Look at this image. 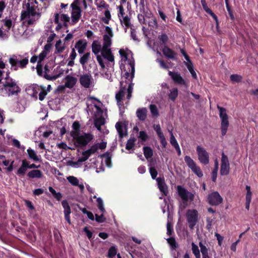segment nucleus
Masks as SVG:
<instances>
[{
	"mask_svg": "<svg viewBox=\"0 0 258 258\" xmlns=\"http://www.w3.org/2000/svg\"><path fill=\"white\" fill-rule=\"evenodd\" d=\"M114 36L112 28L105 26L103 35V42L101 45L100 42L95 40L92 44V50L96 56L97 60L101 67L107 71L102 73L101 75L110 81H112L111 74L109 70H112L114 65V57L111 50L112 39Z\"/></svg>",
	"mask_w": 258,
	"mask_h": 258,
	"instance_id": "1",
	"label": "nucleus"
},
{
	"mask_svg": "<svg viewBox=\"0 0 258 258\" xmlns=\"http://www.w3.org/2000/svg\"><path fill=\"white\" fill-rule=\"evenodd\" d=\"M119 53L121 58L120 67L125 72L124 75L121 78V81L120 82V90L115 95L117 104L120 106L121 100L124 95L127 86V98L130 99L132 96L134 85L132 83V81L134 78L135 70V60L133 57L132 52L127 49H120Z\"/></svg>",
	"mask_w": 258,
	"mask_h": 258,
	"instance_id": "2",
	"label": "nucleus"
},
{
	"mask_svg": "<svg viewBox=\"0 0 258 258\" xmlns=\"http://www.w3.org/2000/svg\"><path fill=\"white\" fill-rule=\"evenodd\" d=\"M87 110L93 116L94 124L98 130L101 131V126L105 123V116L103 104L98 99L93 97H88L87 100Z\"/></svg>",
	"mask_w": 258,
	"mask_h": 258,
	"instance_id": "3",
	"label": "nucleus"
},
{
	"mask_svg": "<svg viewBox=\"0 0 258 258\" xmlns=\"http://www.w3.org/2000/svg\"><path fill=\"white\" fill-rule=\"evenodd\" d=\"M5 68V63L0 60V94L3 96H17L21 92L18 82L7 76L2 80Z\"/></svg>",
	"mask_w": 258,
	"mask_h": 258,
	"instance_id": "4",
	"label": "nucleus"
},
{
	"mask_svg": "<svg viewBox=\"0 0 258 258\" xmlns=\"http://www.w3.org/2000/svg\"><path fill=\"white\" fill-rule=\"evenodd\" d=\"M40 13L37 12L35 8L30 4L26 5V8L21 13V20L24 23H27L29 25L36 23L40 17Z\"/></svg>",
	"mask_w": 258,
	"mask_h": 258,
	"instance_id": "5",
	"label": "nucleus"
},
{
	"mask_svg": "<svg viewBox=\"0 0 258 258\" xmlns=\"http://www.w3.org/2000/svg\"><path fill=\"white\" fill-rule=\"evenodd\" d=\"M73 140L76 147H82L86 146L91 142L94 136L90 133L80 132L79 133H73Z\"/></svg>",
	"mask_w": 258,
	"mask_h": 258,
	"instance_id": "6",
	"label": "nucleus"
},
{
	"mask_svg": "<svg viewBox=\"0 0 258 258\" xmlns=\"http://www.w3.org/2000/svg\"><path fill=\"white\" fill-rule=\"evenodd\" d=\"M10 63L14 70L19 68H25L29 62V55L28 53L23 55H14L10 58Z\"/></svg>",
	"mask_w": 258,
	"mask_h": 258,
	"instance_id": "7",
	"label": "nucleus"
},
{
	"mask_svg": "<svg viewBox=\"0 0 258 258\" xmlns=\"http://www.w3.org/2000/svg\"><path fill=\"white\" fill-rule=\"evenodd\" d=\"M80 6L79 0H74L70 5L71 25H74L77 24L81 17L82 11Z\"/></svg>",
	"mask_w": 258,
	"mask_h": 258,
	"instance_id": "8",
	"label": "nucleus"
},
{
	"mask_svg": "<svg viewBox=\"0 0 258 258\" xmlns=\"http://www.w3.org/2000/svg\"><path fill=\"white\" fill-rule=\"evenodd\" d=\"M217 108L219 111V116L221 120V134L224 136L226 134L229 125L228 116L225 108L217 106Z\"/></svg>",
	"mask_w": 258,
	"mask_h": 258,
	"instance_id": "9",
	"label": "nucleus"
},
{
	"mask_svg": "<svg viewBox=\"0 0 258 258\" xmlns=\"http://www.w3.org/2000/svg\"><path fill=\"white\" fill-rule=\"evenodd\" d=\"M70 21V17L67 14H55L54 18V22L57 24L55 30L59 31L62 26H67V23Z\"/></svg>",
	"mask_w": 258,
	"mask_h": 258,
	"instance_id": "10",
	"label": "nucleus"
},
{
	"mask_svg": "<svg viewBox=\"0 0 258 258\" xmlns=\"http://www.w3.org/2000/svg\"><path fill=\"white\" fill-rule=\"evenodd\" d=\"M185 216L189 227L192 229L198 221L199 213L198 211L196 209L188 210Z\"/></svg>",
	"mask_w": 258,
	"mask_h": 258,
	"instance_id": "11",
	"label": "nucleus"
},
{
	"mask_svg": "<svg viewBox=\"0 0 258 258\" xmlns=\"http://www.w3.org/2000/svg\"><path fill=\"white\" fill-rule=\"evenodd\" d=\"M90 198L96 199L97 203V207L100 210V211L102 213L100 216L97 214H95V220L98 223H103L106 221V218L104 216V213L105 212V209L104 206V203L103 200L99 197L97 198L95 195L92 196H90Z\"/></svg>",
	"mask_w": 258,
	"mask_h": 258,
	"instance_id": "12",
	"label": "nucleus"
},
{
	"mask_svg": "<svg viewBox=\"0 0 258 258\" xmlns=\"http://www.w3.org/2000/svg\"><path fill=\"white\" fill-rule=\"evenodd\" d=\"M79 82L81 85L85 88H90L94 87V81L90 74H84L80 76Z\"/></svg>",
	"mask_w": 258,
	"mask_h": 258,
	"instance_id": "13",
	"label": "nucleus"
},
{
	"mask_svg": "<svg viewBox=\"0 0 258 258\" xmlns=\"http://www.w3.org/2000/svg\"><path fill=\"white\" fill-rule=\"evenodd\" d=\"M50 49V46L48 44L45 45L43 50L38 56V60L36 67L37 74L41 76L43 74L42 61L48 55Z\"/></svg>",
	"mask_w": 258,
	"mask_h": 258,
	"instance_id": "14",
	"label": "nucleus"
},
{
	"mask_svg": "<svg viewBox=\"0 0 258 258\" xmlns=\"http://www.w3.org/2000/svg\"><path fill=\"white\" fill-rule=\"evenodd\" d=\"M197 152L198 155V159L201 163L205 165L208 164L209 163V154L204 148L198 146L197 147Z\"/></svg>",
	"mask_w": 258,
	"mask_h": 258,
	"instance_id": "15",
	"label": "nucleus"
},
{
	"mask_svg": "<svg viewBox=\"0 0 258 258\" xmlns=\"http://www.w3.org/2000/svg\"><path fill=\"white\" fill-rule=\"evenodd\" d=\"M177 191L179 196L184 202H191L194 199L195 195L181 186H177Z\"/></svg>",
	"mask_w": 258,
	"mask_h": 258,
	"instance_id": "16",
	"label": "nucleus"
},
{
	"mask_svg": "<svg viewBox=\"0 0 258 258\" xmlns=\"http://www.w3.org/2000/svg\"><path fill=\"white\" fill-rule=\"evenodd\" d=\"M230 164L227 156L222 152L220 173L222 175H227L229 172Z\"/></svg>",
	"mask_w": 258,
	"mask_h": 258,
	"instance_id": "17",
	"label": "nucleus"
},
{
	"mask_svg": "<svg viewBox=\"0 0 258 258\" xmlns=\"http://www.w3.org/2000/svg\"><path fill=\"white\" fill-rule=\"evenodd\" d=\"M222 197L217 191L213 192L208 197V202L209 204L212 206L219 205L222 203Z\"/></svg>",
	"mask_w": 258,
	"mask_h": 258,
	"instance_id": "18",
	"label": "nucleus"
},
{
	"mask_svg": "<svg viewBox=\"0 0 258 258\" xmlns=\"http://www.w3.org/2000/svg\"><path fill=\"white\" fill-rule=\"evenodd\" d=\"M40 90H41V86L36 84L31 85L26 88L27 94L34 99H37Z\"/></svg>",
	"mask_w": 258,
	"mask_h": 258,
	"instance_id": "19",
	"label": "nucleus"
},
{
	"mask_svg": "<svg viewBox=\"0 0 258 258\" xmlns=\"http://www.w3.org/2000/svg\"><path fill=\"white\" fill-rule=\"evenodd\" d=\"M156 180L157 182L158 188L160 191L163 194V195L166 196L168 194V188L166 185L164 179L163 178H157Z\"/></svg>",
	"mask_w": 258,
	"mask_h": 258,
	"instance_id": "20",
	"label": "nucleus"
},
{
	"mask_svg": "<svg viewBox=\"0 0 258 258\" xmlns=\"http://www.w3.org/2000/svg\"><path fill=\"white\" fill-rule=\"evenodd\" d=\"M61 205L64 209V218L69 224H71V219L70 215L71 213V211L69 204L67 201L63 200L61 202Z\"/></svg>",
	"mask_w": 258,
	"mask_h": 258,
	"instance_id": "21",
	"label": "nucleus"
},
{
	"mask_svg": "<svg viewBox=\"0 0 258 258\" xmlns=\"http://www.w3.org/2000/svg\"><path fill=\"white\" fill-rule=\"evenodd\" d=\"M77 82V78L70 75L67 76L64 79V86L70 89L73 88Z\"/></svg>",
	"mask_w": 258,
	"mask_h": 258,
	"instance_id": "22",
	"label": "nucleus"
},
{
	"mask_svg": "<svg viewBox=\"0 0 258 258\" xmlns=\"http://www.w3.org/2000/svg\"><path fill=\"white\" fill-rule=\"evenodd\" d=\"M169 75L171 77L175 83L179 85H185V82L180 75L178 73H174L169 71Z\"/></svg>",
	"mask_w": 258,
	"mask_h": 258,
	"instance_id": "23",
	"label": "nucleus"
},
{
	"mask_svg": "<svg viewBox=\"0 0 258 258\" xmlns=\"http://www.w3.org/2000/svg\"><path fill=\"white\" fill-rule=\"evenodd\" d=\"M118 18L121 26L124 28L125 31L126 32V29L131 28L132 26L130 18L127 15L122 16Z\"/></svg>",
	"mask_w": 258,
	"mask_h": 258,
	"instance_id": "24",
	"label": "nucleus"
},
{
	"mask_svg": "<svg viewBox=\"0 0 258 258\" xmlns=\"http://www.w3.org/2000/svg\"><path fill=\"white\" fill-rule=\"evenodd\" d=\"M75 47L79 54H82L86 48L87 42L85 40H79L76 42Z\"/></svg>",
	"mask_w": 258,
	"mask_h": 258,
	"instance_id": "25",
	"label": "nucleus"
},
{
	"mask_svg": "<svg viewBox=\"0 0 258 258\" xmlns=\"http://www.w3.org/2000/svg\"><path fill=\"white\" fill-rule=\"evenodd\" d=\"M28 162L26 160H23L22 165L19 168L16 172V174L19 176H24L28 169Z\"/></svg>",
	"mask_w": 258,
	"mask_h": 258,
	"instance_id": "26",
	"label": "nucleus"
},
{
	"mask_svg": "<svg viewBox=\"0 0 258 258\" xmlns=\"http://www.w3.org/2000/svg\"><path fill=\"white\" fill-rule=\"evenodd\" d=\"M68 181L74 186H78L81 190H83L84 189V186L83 183H79V179L74 176H69L67 177Z\"/></svg>",
	"mask_w": 258,
	"mask_h": 258,
	"instance_id": "27",
	"label": "nucleus"
},
{
	"mask_svg": "<svg viewBox=\"0 0 258 258\" xmlns=\"http://www.w3.org/2000/svg\"><path fill=\"white\" fill-rule=\"evenodd\" d=\"M98 146V145L95 144L91 146L89 149L83 151L82 154L87 159H88L91 155L95 153L98 150L97 147Z\"/></svg>",
	"mask_w": 258,
	"mask_h": 258,
	"instance_id": "28",
	"label": "nucleus"
},
{
	"mask_svg": "<svg viewBox=\"0 0 258 258\" xmlns=\"http://www.w3.org/2000/svg\"><path fill=\"white\" fill-rule=\"evenodd\" d=\"M87 160L85 156L81 154V155L78 157V160L76 161H71L70 163V165L74 168H79L82 165L83 163Z\"/></svg>",
	"mask_w": 258,
	"mask_h": 258,
	"instance_id": "29",
	"label": "nucleus"
},
{
	"mask_svg": "<svg viewBox=\"0 0 258 258\" xmlns=\"http://www.w3.org/2000/svg\"><path fill=\"white\" fill-rule=\"evenodd\" d=\"M147 109L145 107L139 108L136 111V115L140 120L143 121L147 117Z\"/></svg>",
	"mask_w": 258,
	"mask_h": 258,
	"instance_id": "30",
	"label": "nucleus"
},
{
	"mask_svg": "<svg viewBox=\"0 0 258 258\" xmlns=\"http://www.w3.org/2000/svg\"><path fill=\"white\" fill-rule=\"evenodd\" d=\"M115 127L120 138L126 135V130L121 122H117L115 124Z\"/></svg>",
	"mask_w": 258,
	"mask_h": 258,
	"instance_id": "31",
	"label": "nucleus"
},
{
	"mask_svg": "<svg viewBox=\"0 0 258 258\" xmlns=\"http://www.w3.org/2000/svg\"><path fill=\"white\" fill-rule=\"evenodd\" d=\"M164 55L168 58L174 59L175 57V52L167 46H164L162 49Z\"/></svg>",
	"mask_w": 258,
	"mask_h": 258,
	"instance_id": "32",
	"label": "nucleus"
},
{
	"mask_svg": "<svg viewBox=\"0 0 258 258\" xmlns=\"http://www.w3.org/2000/svg\"><path fill=\"white\" fill-rule=\"evenodd\" d=\"M2 22L3 26L6 27L7 28L6 30H8L9 32L10 29L14 26L15 24L14 20L8 18L3 20Z\"/></svg>",
	"mask_w": 258,
	"mask_h": 258,
	"instance_id": "33",
	"label": "nucleus"
},
{
	"mask_svg": "<svg viewBox=\"0 0 258 258\" xmlns=\"http://www.w3.org/2000/svg\"><path fill=\"white\" fill-rule=\"evenodd\" d=\"M201 4L204 9V10L208 14H209L216 21V22H218L217 17L215 15V14L209 9L207 6V3L205 0L201 1Z\"/></svg>",
	"mask_w": 258,
	"mask_h": 258,
	"instance_id": "34",
	"label": "nucleus"
},
{
	"mask_svg": "<svg viewBox=\"0 0 258 258\" xmlns=\"http://www.w3.org/2000/svg\"><path fill=\"white\" fill-rule=\"evenodd\" d=\"M49 69L47 65L44 67V71H42L43 74L40 76H43L45 79L48 80H55L57 78L56 76H52L48 74Z\"/></svg>",
	"mask_w": 258,
	"mask_h": 258,
	"instance_id": "35",
	"label": "nucleus"
},
{
	"mask_svg": "<svg viewBox=\"0 0 258 258\" xmlns=\"http://www.w3.org/2000/svg\"><path fill=\"white\" fill-rule=\"evenodd\" d=\"M95 5L97 7V10L99 11H103L105 10H107L109 8V6L104 0L95 2Z\"/></svg>",
	"mask_w": 258,
	"mask_h": 258,
	"instance_id": "36",
	"label": "nucleus"
},
{
	"mask_svg": "<svg viewBox=\"0 0 258 258\" xmlns=\"http://www.w3.org/2000/svg\"><path fill=\"white\" fill-rule=\"evenodd\" d=\"M199 246L203 258H211L209 254L208 249L202 242L199 243Z\"/></svg>",
	"mask_w": 258,
	"mask_h": 258,
	"instance_id": "37",
	"label": "nucleus"
},
{
	"mask_svg": "<svg viewBox=\"0 0 258 258\" xmlns=\"http://www.w3.org/2000/svg\"><path fill=\"white\" fill-rule=\"evenodd\" d=\"M27 176L30 178H41L42 176V172L40 170H33L30 171H29L28 174Z\"/></svg>",
	"mask_w": 258,
	"mask_h": 258,
	"instance_id": "38",
	"label": "nucleus"
},
{
	"mask_svg": "<svg viewBox=\"0 0 258 258\" xmlns=\"http://www.w3.org/2000/svg\"><path fill=\"white\" fill-rule=\"evenodd\" d=\"M27 151L28 155V156L30 159L33 160L35 161L39 160V158L38 156L37 155L36 153L35 152V151L34 150L32 149L31 148H29L27 149Z\"/></svg>",
	"mask_w": 258,
	"mask_h": 258,
	"instance_id": "39",
	"label": "nucleus"
},
{
	"mask_svg": "<svg viewBox=\"0 0 258 258\" xmlns=\"http://www.w3.org/2000/svg\"><path fill=\"white\" fill-rule=\"evenodd\" d=\"M104 11V16L102 18V21L105 24H108L111 18L109 8H108L107 10H105Z\"/></svg>",
	"mask_w": 258,
	"mask_h": 258,
	"instance_id": "40",
	"label": "nucleus"
},
{
	"mask_svg": "<svg viewBox=\"0 0 258 258\" xmlns=\"http://www.w3.org/2000/svg\"><path fill=\"white\" fill-rule=\"evenodd\" d=\"M55 46L56 52L58 53L62 52L65 48L64 44L60 39L56 41Z\"/></svg>",
	"mask_w": 258,
	"mask_h": 258,
	"instance_id": "41",
	"label": "nucleus"
},
{
	"mask_svg": "<svg viewBox=\"0 0 258 258\" xmlns=\"http://www.w3.org/2000/svg\"><path fill=\"white\" fill-rule=\"evenodd\" d=\"M191 250L196 258H201L199 247L195 243H191Z\"/></svg>",
	"mask_w": 258,
	"mask_h": 258,
	"instance_id": "42",
	"label": "nucleus"
},
{
	"mask_svg": "<svg viewBox=\"0 0 258 258\" xmlns=\"http://www.w3.org/2000/svg\"><path fill=\"white\" fill-rule=\"evenodd\" d=\"M90 53L87 52L84 54L80 59V63L82 65L84 66L88 61L90 57Z\"/></svg>",
	"mask_w": 258,
	"mask_h": 258,
	"instance_id": "43",
	"label": "nucleus"
},
{
	"mask_svg": "<svg viewBox=\"0 0 258 258\" xmlns=\"http://www.w3.org/2000/svg\"><path fill=\"white\" fill-rule=\"evenodd\" d=\"M184 160L188 166L191 169L195 168L197 166L194 160L189 156H186L184 157Z\"/></svg>",
	"mask_w": 258,
	"mask_h": 258,
	"instance_id": "44",
	"label": "nucleus"
},
{
	"mask_svg": "<svg viewBox=\"0 0 258 258\" xmlns=\"http://www.w3.org/2000/svg\"><path fill=\"white\" fill-rule=\"evenodd\" d=\"M185 65L189 71V72L190 73L191 76L193 77V78L195 79H197V75L194 69V67L192 65V63L191 62L190 63H186Z\"/></svg>",
	"mask_w": 258,
	"mask_h": 258,
	"instance_id": "45",
	"label": "nucleus"
},
{
	"mask_svg": "<svg viewBox=\"0 0 258 258\" xmlns=\"http://www.w3.org/2000/svg\"><path fill=\"white\" fill-rule=\"evenodd\" d=\"M49 191L51 193L53 197L57 200L60 201L62 198V194L58 192H57L52 187H48Z\"/></svg>",
	"mask_w": 258,
	"mask_h": 258,
	"instance_id": "46",
	"label": "nucleus"
},
{
	"mask_svg": "<svg viewBox=\"0 0 258 258\" xmlns=\"http://www.w3.org/2000/svg\"><path fill=\"white\" fill-rule=\"evenodd\" d=\"M73 130L71 132V136L73 137V133H79L80 125L78 122L75 121L72 125Z\"/></svg>",
	"mask_w": 258,
	"mask_h": 258,
	"instance_id": "47",
	"label": "nucleus"
},
{
	"mask_svg": "<svg viewBox=\"0 0 258 258\" xmlns=\"http://www.w3.org/2000/svg\"><path fill=\"white\" fill-rule=\"evenodd\" d=\"M144 154L145 157L148 159L151 158L153 155L152 150L148 147H145L143 148Z\"/></svg>",
	"mask_w": 258,
	"mask_h": 258,
	"instance_id": "48",
	"label": "nucleus"
},
{
	"mask_svg": "<svg viewBox=\"0 0 258 258\" xmlns=\"http://www.w3.org/2000/svg\"><path fill=\"white\" fill-rule=\"evenodd\" d=\"M39 94V99L40 101L44 100L45 96L47 94V91H46V88L44 87L41 86V90L38 92Z\"/></svg>",
	"mask_w": 258,
	"mask_h": 258,
	"instance_id": "49",
	"label": "nucleus"
},
{
	"mask_svg": "<svg viewBox=\"0 0 258 258\" xmlns=\"http://www.w3.org/2000/svg\"><path fill=\"white\" fill-rule=\"evenodd\" d=\"M117 254V249L115 246H111L109 248L107 256L109 258H113Z\"/></svg>",
	"mask_w": 258,
	"mask_h": 258,
	"instance_id": "50",
	"label": "nucleus"
},
{
	"mask_svg": "<svg viewBox=\"0 0 258 258\" xmlns=\"http://www.w3.org/2000/svg\"><path fill=\"white\" fill-rule=\"evenodd\" d=\"M136 140L135 138H130L127 142L125 148L128 150L132 149L135 145Z\"/></svg>",
	"mask_w": 258,
	"mask_h": 258,
	"instance_id": "51",
	"label": "nucleus"
},
{
	"mask_svg": "<svg viewBox=\"0 0 258 258\" xmlns=\"http://www.w3.org/2000/svg\"><path fill=\"white\" fill-rule=\"evenodd\" d=\"M148 24L149 26L152 28H156L157 27V22L155 17H151L149 18L148 21Z\"/></svg>",
	"mask_w": 258,
	"mask_h": 258,
	"instance_id": "52",
	"label": "nucleus"
},
{
	"mask_svg": "<svg viewBox=\"0 0 258 258\" xmlns=\"http://www.w3.org/2000/svg\"><path fill=\"white\" fill-rule=\"evenodd\" d=\"M116 9L118 10V12H117L118 18L127 15L125 13V11L123 8V7L121 5L117 6Z\"/></svg>",
	"mask_w": 258,
	"mask_h": 258,
	"instance_id": "53",
	"label": "nucleus"
},
{
	"mask_svg": "<svg viewBox=\"0 0 258 258\" xmlns=\"http://www.w3.org/2000/svg\"><path fill=\"white\" fill-rule=\"evenodd\" d=\"M149 108L151 114L154 116H158L159 115L158 109L155 105L151 104L149 106Z\"/></svg>",
	"mask_w": 258,
	"mask_h": 258,
	"instance_id": "54",
	"label": "nucleus"
},
{
	"mask_svg": "<svg viewBox=\"0 0 258 258\" xmlns=\"http://www.w3.org/2000/svg\"><path fill=\"white\" fill-rule=\"evenodd\" d=\"M178 95V90L177 88H174L171 90L169 97L172 100H174Z\"/></svg>",
	"mask_w": 258,
	"mask_h": 258,
	"instance_id": "55",
	"label": "nucleus"
},
{
	"mask_svg": "<svg viewBox=\"0 0 258 258\" xmlns=\"http://www.w3.org/2000/svg\"><path fill=\"white\" fill-rule=\"evenodd\" d=\"M7 7V3L5 1H0V18L2 17L3 13Z\"/></svg>",
	"mask_w": 258,
	"mask_h": 258,
	"instance_id": "56",
	"label": "nucleus"
},
{
	"mask_svg": "<svg viewBox=\"0 0 258 258\" xmlns=\"http://www.w3.org/2000/svg\"><path fill=\"white\" fill-rule=\"evenodd\" d=\"M242 79L241 76L237 74L231 75L230 76V80L234 83H237L241 81Z\"/></svg>",
	"mask_w": 258,
	"mask_h": 258,
	"instance_id": "57",
	"label": "nucleus"
},
{
	"mask_svg": "<svg viewBox=\"0 0 258 258\" xmlns=\"http://www.w3.org/2000/svg\"><path fill=\"white\" fill-rule=\"evenodd\" d=\"M103 158L105 159V162L106 165L108 167H110V163H111V157L110 156L109 153H105L102 156Z\"/></svg>",
	"mask_w": 258,
	"mask_h": 258,
	"instance_id": "58",
	"label": "nucleus"
},
{
	"mask_svg": "<svg viewBox=\"0 0 258 258\" xmlns=\"http://www.w3.org/2000/svg\"><path fill=\"white\" fill-rule=\"evenodd\" d=\"M9 35V32L8 30H5L3 31L2 29H0V39H5L8 38Z\"/></svg>",
	"mask_w": 258,
	"mask_h": 258,
	"instance_id": "59",
	"label": "nucleus"
},
{
	"mask_svg": "<svg viewBox=\"0 0 258 258\" xmlns=\"http://www.w3.org/2000/svg\"><path fill=\"white\" fill-rule=\"evenodd\" d=\"M246 189L247 191V193H246V201H251L252 192L250 191V187L248 185H246Z\"/></svg>",
	"mask_w": 258,
	"mask_h": 258,
	"instance_id": "60",
	"label": "nucleus"
},
{
	"mask_svg": "<svg viewBox=\"0 0 258 258\" xmlns=\"http://www.w3.org/2000/svg\"><path fill=\"white\" fill-rule=\"evenodd\" d=\"M168 243L170 245L171 248L174 249L176 247V242L174 238L172 237L167 239Z\"/></svg>",
	"mask_w": 258,
	"mask_h": 258,
	"instance_id": "61",
	"label": "nucleus"
},
{
	"mask_svg": "<svg viewBox=\"0 0 258 258\" xmlns=\"http://www.w3.org/2000/svg\"><path fill=\"white\" fill-rule=\"evenodd\" d=\"M194 173H195L199 177H202L203 176L202 172L201 169L197 166L191 169Z\"/></svg>",
	"mask_w": 258,
	"mask_h": 258,
	"instance_id": "62",
	"label": "nucleus"
},
{
	"mask_svg": "<svg viewBox=\"0 0 258 258\" xmlns=\"http://www.w3.org/2000/svg\"><path fill=\"white\" fill-rule=\"evenodd\" d=\"M150 173L151 174L152 178L154 179H155L158 174L156 169L154 167H150Z\"/></svg>",
	"mask_w": 258,
	"mask_h": 258,
	"instance_id": "63",
	"label": "nucleus"
},
{
	"mask_svg": "<svg viewBox=\"0 0 258 258\" xmlns=\"http://www.w3.org/2000/svg\"><path fill=\"white\" fill-rule=\"evenodd\" d=\"M147 135L145 131H141L139 133V138L143 141H145L147 139Z\"/></svg>",
	"mask_w": 258,
	"mask_h": 258,
	"instance_id": "64",
	"label": "nucleus"
}]
</instances>
